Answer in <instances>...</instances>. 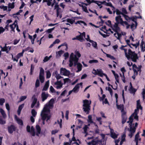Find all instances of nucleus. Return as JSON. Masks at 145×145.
<instances>
[{"mask_svg": "<svg viewBox=\"0 0 145 145\" xmlns=\"http://www.w3.org/2000/svg\"><path fill=\"white\" fill-rule=\"evenodd\" d=\"M75 54L72 53L70 56L69 66L70 67H72L74 62V66H76V63L78 61L79 58L81 57V55L78 51L76 50L75 52Z\"/></svg>", "mask_w": 145, "mask_h": 145, "instance_id": "f257e3e1", "label": "nucleus"}, {"mask_svg": "<svg viewBox=\"0 0 145 145\" xmlns=\"http://www.w3.org/2000/svg\"><path fill=\"white\" fill-rule=\"evenodd\" d=\"M83 111L86 114H88L89 113V112L91 110V106L90 105L91 103V101L85 99L83 101Z\"/></svg>", "mask_w": 145, "mask_h": 145, "instance_id": "f03ea898", "label": "nucleus"}, {"mask_svg": "<svg viewBox=\"0 0 145 145\" xmlns=\"http://www.w3.org/2000/svg\"><path fill=\"white\" fill-rule=\"evenodd\" d=\"M128 55L126 57L128 60L131 59V60L134 62H136L137 59H138V54L135 53V51H132L130 49L128 50Z\"/></svg>", "mask_w": 145, "mask_h": 145, "instance_id": "7ed1b4c3", "label": "nucleus"}, {"mask_svg": "<svg viewBox=\"0 0 145 145\" xmlns=\"http://www.w3.org/2000/svg\"><path fill=\"white\" fill-rule=\"evenodd\" d=\"M136 128L134 127H130L129 128H127V126H126L125 128V131L128 130L130 132V133L128 135V136L131 138L133 136L136 130Z\"/></svg>", "mask_w": 145, "mask_h": 145, "instance_id": "20e7f679", "label": "nucleus"}, {"mask_svg": "<svg viewBox=\"0 0 145 145\" xmlns=\"http://www.w3.org/2000/svg\"><path fill=\"white\" fill-rule=\"evenodd\" d=\"M17 128V127L13 124L9 125L7 127L8 132L9 133L12 134L13 132L15 131H16Z\"/></svg>", "mask_w": 145, "mask_h": 145, "instance_id": "39448f33", "label": "nucleus"}, {"mask_svg": "<svg viewBox=\"0 0 145 145\" xmlns=\"http://www.w3.org/2000/svg\"><path fill=\"white\" fill-rule=\"evenodd\" d=\"M63 84L60 80H57L56 82H54L53 85L57 89H60L62 87Z\"/></svg>", "mask_w": 145, "mask_h": 145, "instance_id": "423d86ee", "label": "nucleus"}, {"mask_svg": "<svg viewBox=\"0 0 145 145\" xmlns=\"http://www.w3.org/2000/svg\"><path fill=\"white\" fill-rule=\"evenodd\" d=\"M60 74L65 76H69L70 74V72L65 68H61L60 69Z\"/></svg>", "mask_w": 145, "mask_h": 145, "instance_id": "0eeeda50", "label": "nucleus"}, {"mask_svg": "<svg viewBox=\"0 0 145 145\" xmlns=\"http://www.w3.org/2000/svg\"><path fill=\"white\" fill-rule=\"evenodd\" d=\"M58 3H57L54 6V9H56V14L57 17L59 16V17L61 18L62 17L61 15H59L60 11L61 10V8H60L59 7L58 5Z\"/></svg>", "mask_w": 145, "mask_h": 145, "instance_id": "6e6552de", "label": "nucleus"}, {"mask_svg": "<svg viewBox=\"0 0 145 145\" xmlns=\"http://www.w3.org/2000/svg\"><path fill=\"white\" fill-rule=\"evenodd\" d=\"M119 23L116 22L114 25L112 27V29L115 32H117V31H120V28L118 26Z\"/></svg>", "mask_w": 145, "mask_h": 145, "instance_id": "1a4fd4ad", "label": "nucleus"}, {"mask_svg": "<svg viewBox=\"0 0 145 145\" xmlns=\"http://www.w3.org/2000/svg\"><path fill=\"white\" fill-rule=\"evenodd\" d=\"M82 82H80V83L77 84L74 88L72 89L73 92L74 93H77L79 90L80 88V85H82Z\"/></svg>", "mask_w": 145, "mask_h": 145, "instance_id": "9d476101", "label": "nucleus"}, {"mask_svg": "<svg viewBox=\"0 0 145 145\" xmlns=\"http://www.w3.org/2000/svg\"><path fill=\"white\" fill-rule=\"evenodd\" d=\"M48 96V93L46 94L44 92H42L41 95L42 101H44L47 99Z\"/></svg>", "mask_w": 145, "mask_h": 145, "instance_id": "9b49d317", "label": "nucleus"}, {"mask_svg": "<svg viewBox=\"0 0 145 145\" xmlns=\"http://www.w3.org/2000/svg\"><path fill=\"white\" fill-rule=\"evenodd\" d=\"M32 98L33 99V100L31 105V107L32 108L34 107L36 103L37 100V99L35 97V95H33Z\"/></svg>", "mask_w": 145, "mask_h": 145, "instance_id": "f8f14e48", "label": "nucleus"}, {"mask_svg": "<svg viewBox=\"0 0 145 145\" xmlns=\"http://www.w3.org/2000/svg\"><path fill=\"white\" fill-rule=\"evenodd\" d=\"M115 20L116 22L119 23V24H121V22L123 21V20L121 18V16L120 15H119L116 17Z\"/></svg>", "mask_w": 145, "mask_h": 145, "instance_id": "ddd939ff", "label": "nucleus"}, {"mask_svg": "<svg viewBox=\"0 0 145 145\" xmlns=\"http://www.w3.org/2000/svg\"><path fill=\"white\" fill-rule=\"evenodd\" d=\"M15 118L16 119V121H17L19 125L22 126L23 125V122L21 119H20L18 118L16 115H15Z\"/></svg>", "mask_w": 145, "mask_h": 145, "instance_id": "4468645a", "label": "nucleus"}, {"mask_svg": "<svg viewBox=\"0 0 145 145\" xmlns=\"http://www.w3.org/2000/svg\"><path fill=\"white\" fill-rule=\"evenodd\" d=\"M49 80H48L46 82V83L42 89V91H47L49 86Z\"/></svg>", "mask_w": 145, "mask_h": 145, "instance_id": "2eb2a0df", "label": "nucleus"}, {"mask_svg": "<svg viewBox=\"0 0 145 145\" xmlns=\"http://www.w3.org/2000/svg\"><path fill=\"white\" fill-rule=\"evenodd\" d=\"M50 110L48 107V106L47 105H45L43 110L41 111L42 112L46 113L50 111Z\"/></svg>", "mask_w": 145, "mask_h": 145, "instance_id": "dca6fc26", "label": "nucleus"}, {"mask_svg": "<svg viewBox=\"0 0 145 145\" xmlns=\"http://www.w3.org/2000/svg\"><path fill=\"white\" fill-rule=\"evenodd\" d=\"M48 114L44 112H41L40 116L41 117V119L42 120H45L47 117Z\"/></svg>", "mask_w": 145, "mask_h": 145, "instance_id": "f3484780", "label": "nucleus"}, {"mask_svg": "<svg viewBox=\"0 0 145 145\" xmlns=\"http://www.w3.org/2000/svg\"><path fill=\"white\" fill-rule=\"evenodd\" d=\"M76 65H77V69L78 70L77 72H78L81 71L82 69V65L80 63L77 62Z\"/></svg>", "mask_w": 145, "mask_h": 145, "instance_id": "a211bd4d", "label": "nucleus"}, {"mask_svg": "<svg viewBox=\"0 0 145 145\" xmlns=\"http://www.w3.org/2000/svg\"><path fill=\"white\" fill-rule=\"evenodd\" d=\"M24 104L23 103L20 105L18 108V109L17 111L18 114V115H20V114L21 111L22 109L23 108L24 106Z\"/></svg>", "mask_w": 145, "mask_h": 145, "instance_id": "6ab92c4d", "label": "nucleus"}, {"mask_svg": "<svg viewBox=\"0 0 145 145\" xmlns=\"http://www.w3.org/2000/svg\"><path fill=\"white\" fill-rule=\"evenodd\" d=\"M116 103V106L118 109L121 110H122V111L123 110V109L124 108V105L123 104L118 105V103Z\"/></svg>", "mask_w": 145, "mask_h": 145, "instance_id": "aec40b11", "label": "nucleus"}, {"mask_svg": "<svg viewBox=\"0 0 145 145\" xmlns=\"http://www.w3.org/2000/svg\"><path fill=\"white\" fill-rule=\"evenodd\" d=\"M141 140V138H140V136L135 135L134 141L136 142V145H138V141H140Z\"/></svg>", "mask_w": 145, "mask_h": 145, "instance_id": "412c9836", "label": "nucleus"}, {"mask_svg": "<svg viewBox=\"0 0 145 145\" xmlns=\"http://www.w3.org/2000/svg\"><path fill=\"white\" fill-rule=\"evenodd\" d=\"M136 69H138V67L135 64H134L133 65V70L134 71V74H135L136 75H137L138 74V71Z\"/></svg>", "mask_w": 145, "mask_h": 145, "instance_id": "4be33fe9", "label": "nucleus"}, {"mask_svg": "<svg viewBox=\"0 0 145 145\" xmlns=\"http://www.w3.org/2000/svg\"><path fill=\"white\" fill-rule=\"evenodd\" d=\"M97 75L101 77H103L105 75V74L103 73V71L102 69L99 70L97 69Z\"/></svg>", "mask_w": 145, "mask_h": 145, "instance_id": "5701e85b", "label": "nucleus"}, {"mask_svg": "<svg viewBox=\"0 0 145 145\" xmlns=\"http://www.w3.org/2000/svg\"><path fill=\"white\" fill-rule=\"evenodd\" d=\"M137 108L138 110L140 109L141 110H142V107L141 106L139 100L137 101Z\"/></svg>", "mask_w": 145, "mask_h": 145, "instance_id": "b1692460", "label": "nucleus"}, {"mask_svg": "<svg viewBox=\"0 0 145 145\" xmlns=\"http://www.w3.org/2000/svg\"><path fill=\"white\" fill-rule=\"evenodd\" d=\"M122 117V123L124 124L126 121L127 117L126 116H121Z\"/></svg>", "mask_w": 145, "mask_h": 145, "instance_id": "393cba45", "label": "nucleus"}, {"mask_svg": "<svg viewBox=\"0 0 145 145\" xmlns=\"http://www.w3.org/2000/svg\"><path fill=\"white\" fill-rule=\"evenodd\" d=\"M0 112L4 118H5L6 117V114L5 111L2 108H1L0 109Z\"/></svg>", "mask_w": 145, "mask_h": 145, "instance_id": "a878e982", "label": "nucleus"}, {"mask_svg": "<svg viewBox=\"0 0 145 145\" xmlns=\"http://www.w3.org/2000/svg\"><path fill=\"white\" fill-rule=\"evenodd\" d=\"M143 36H142V37H141L142 38H143ZM145 43H144V41H143V38H142V40L140 44V47L141 48V50L142 51V52H144L145 51V49H144V47H143V45Z\"/></svg>", "mask_w": 145, "mask_h": 145, "instance_id": "bb28decb", "label": "nucleus"}, {"mask_svg": "<svg viewBox=\"0 0 145 145\" xmlns=\"http://www.w3.org/2000/svg\"><path fill=\"white\" fill-rule=\"evenodd\" d=\"M7 44H5V46L4 47H2L1 46H0V48H1V51L3 52H5L7 51L8 49L7 47Z\"/></svg>", "mask_w": 145, "mask_h": 145, "instance_id": "cd10ccee", "label": "nucleus"}, {"mask_svg": "<svg viewBox=\"0 0 145 145\" xmlns=\"http://www.w3.org/2000/svg\"><path fill=\"white\" fill-rule=\"evenodd\" d=\"M82 24H83L84 25L86 26L87 25L86 24L85 22L81 20L78 21L76 23H75V24H79L81 25H82Z\"/></svg>", "mask_w": 145, "mask_h": 145, "instance_id": "c85d7f7f", "label": "nucleus"}, {"mask_svg": "<svg viewBox=\"0 0 145 145\" xmlns=\"http://www.w3.org/2000/svg\"><path fill=\"white\" fill-rule=\"evenodd\" d=\"M126 137V131H125L123 135L121 136V141L122 142L125 141V138Z\"/></svg>", "mask_w": 145, "mask_h": 145, "instance_id": "c756f323", "label": "nucleus"}, {"mask_svg": "<svg viewBox=\"0 0 145 145\" xmlns=\"http://www.w3.org/2000/svg\"><path fill=\"white\" fill-rule=\"evenodd\" d=\"M14 4V2H13L12 3H9L8 5V8L12 9L14 8L15 7Z\"/></svg>", "mask_w": 145, "mask_h": 145, "instance_id": "7c9ffc66", "label": "nucleus"}, {"mask_svg": "<svg viewBox=\"0 0 145 145\" xmlns=\"http://www.w3.org/2000/svg\"><path fill=\"white\" fill-rule=\"evenodd\" d=\"M40 86V82L39 79H37L35 83V87L36 88H37Z\"/></svg>", "mask_w": 145, "mask_h": 145, "instance_id": "2f4dec72", "label": "nucleus"}, {"mask_svg": "<svg viewBox=\"0 0 145 145\" xmlns=\"http://www.w3.org/2000/svg\"><path fill=\"white\" fill-rule=\"evenodd\" d=\"M39 78L41 83H42L44 82V76H39Z\"/></svg>", "mask_w": 145, "mask_h": 145, "instance_id": "473e14b6", "label": "nucleus"}, {"mask_svg": "<svg viewBox=\"0 0 145 145\" xmlns=\"http://www.w3.org/2000/svg\"><path fill=\"white\" fill-rule=\"evenodd\" d=\"M36 130L39 133H40L41 129L40 126L39 125H36Z\"/></svg>", "mask_w": 145, "mask_h": 145, "instance_id": "72a5a7b5", "label": "nucleus"}, {"mask_svg": "<svg viewBox=\"0 0 145 145\" xmlns=\"http://www.w3.org/2000/svg\"><path fill=\"white\" fill-rule=\"evenodd\" d=\"M44 70L43 68L41 67L40 69V72L39 76H44Z\"/></svg>", "mask_w": 145, "mask_h": 145, "instance_id": "f704fd0d", "label": "nucleus"}, {"mask_svg": "<svg viewBox=\"0 0 145 145\" xmlns=\"http://www.w3.org/2000/svg\"><path fill=\"white\" fill-rule=\"evenodd\" d=\"M67 22L72 24H73L74 22V20H73L72 19L67 18Z\"/></svg>", "mask_w": 145, "mask_h": 145, "instance_id": "c9c22d12", "label": "nucleus"}, {"mask_svg": "<svg viewBox=\"0 0 145 145\" xmlns=\"http://www.w3.org/2000/svg\"><path fill=\"white\" fill-rule=\"evenodd\" d=\"M31 113L32 116L34 117H35L37 114V112L35 111V110L34 109H32L31 110Z\"/></svg>", "mask_w": 145, "mask_h": 145, "instance_id": "e433bc0d", "label": "nucleus"}, {"mask_svg": "<svg viewBox=\"0 0 145 145\" xmlns=\"http://www.w3.org/2000/svg\"><path fill=\"white\" fill-rule=\"evenodd\" d=\"M130 84L131 85V87L130 89H131V92L133 93H135L137 91V89L134 88H133L132 86V84L131 82L130 83Z\"/></svg>", "mask_w": 145, "mask_h": 145, "instance_id": "4c0bfd02", "label": "nucleus"}, {"mask_svg": "<svg viewBox=\"0 0 145 145\" xmlns=\"http://www.w3.org/2000/svg\"><path fill=\"white\" fill-rule=\"evenodd\" d=\"M123 16L124 17L125 20L127 21L131 20V18L129 17L127 15L124 14Z\"/></svg>", "mask_w": 145, "mask_h": 145, "instance_id": "58836bf2", "label": "nucleus"}, {"mask_svg": "<svg viewBox=\"0 0 145 145\" xmlns=\"http://www.w3.org/2000/svg\"><path fill=\"white\" fill-rule=\"evenodd\" d=\"M116 14L117 15H120V14H121L123 16L124 14L120 11V10L118 9H116Z\"/></svg>", "mask_w": 145, "mask_h": 145, "instance_id": "ea45409f", "label": "nucleus"}, {"mask_svg": "<svg viewBox=\"0 0 145 145\" xmlns=\"http://www.w3.org/2000/svg\"><path fill=\"white\" fill-rule=\"evenodd\" d=\"M5 99L3 98H1L0 99V105L2 106L3 103L5 102Z\"/></svg>", "mask_w": 145, "mask_h": 145, "instance_id": "a19ab883", "label": "nucleus"}, {"mask_svg": "<svg viewBox=\"0 0 145 145\" xmlns=\"http://www.w3.org/2000/svg\"><path fill=\"white\" fill-rule=\"evenodd\" d=\"M46 77L47 78H50L51 76V74L50 73V72L49 71H48L46 72Z\"/></svg>", "mask_w": 145, "mask_h": 145, "instance_id": "79ce46f5", "label": "nucleus"}, {"mask_svg": "<svg viewBox=\"0 0 145 145\" xmlns=\"http://www.w3.org/2000/svg\"><path fill=\"white\" fill-rule=\"evenodd\" d=\"M98 62V61L97 60L93 59L89 61V63L90 64L92 63H96Z\"/></svg>", "mask_w": 145, "mask_h": 145, "instance_id": "37998d69", "label": "nucleus"}, {"mask_svg": "<svg viewBox=\"0 0 145 145\" xmlns=\"http://www.w3.org/2000/svg\"><path fill=\"white\" fill-rule=\"evenodd\" d=\"M77 37V40L80 41H82L83 40V37H82V36H81V35H79L76 36Z\"/></svg>", "mask_w": 145, "mask_h": 145, "instance_id": "c03bdc74", "label": "nucleus"}, {"mask_svg": "<svg viewBox=\"0 0 145 145\" xmlns=\"http://www.w3.org/2000/svg\"><path fill=\"white\" fill-rule=\"evenodd\" d=\"M119 31H117V32H116V33L118 35V37H117V36H116V37L117 38V39L120 40V38L121 37L122 34L121 33H119Z\"/></svg>", "mask_w": 145, "mask_h": 145, "instance_id": "a18cd8bd", "label": "nucleus"}, {"mask_svg": "<svg viewBox=\"0 0 145 145\" xmlns=\"http://www.w3.org/2000/svg\"><path fill=\"white\" fill-rule=\"evenodd\" d=\"M106 55L107 57L110 58L111 59H115V58L113 56H112L111 55L107 54H106Z\"/></svg>", "mask_w": 145, "mask_h": 145, "instance_id": "49530a36", "label": "nucleus"}, {"mask_svg": "<svg viewBox=\"0 0 145 145\" xmlns=\"http://www.w3.org/2000/svg\"><path fill=\"white\" fill-rule=\"evenodd\" d=\"M88 127L87 125H85L84 127L83 128L84 130V133L87 134V130L88 129Z\"/></svg>", "mask_w": 145, "mask_h": 145, "instance_id": "de8ad7c7", "label": "nucleus"}, {"mask_svg": "<svg viewBox=\"0 0 145 145\" xmlns=\"http://www.w3.org/2000/svg\"><path fill=\"white\" fill-rule=\"evenodd\" d=\"M111 137L113 138H117L118 135L115 133H111Z\"/></svg>", "mask_w": 145, "mask_h": 145, "instance_id": "09e8293b", "label": "nucleus"}, {"mask_svg": "<svg viewBox=\"0 0 145 145\" xmlns=\"http://www.w3.org/2000/svg\"><path fill=\"white\" fill-rule=\"evenodd\" d=\"M27 97L26 96H22L20 98V102L23 101L26 99Z\"/></svg>", "mask_w": 145, "mask_h": 145, "instance_id": "8fccbe9b", "label": "nucleus"}, {"mask_svg": "<svg viewBox=\"0 0 145 145\" xmlns=\"http://www.w3.org/2000/svg\"><path fill=\"white\" fill-rule=\"evenodd\" d=\"M88 122L90 123H93V121L92 120V116L91 115H89L88 116Z\"/></svg>", "mask_w": 145, "mask_h": 145, "instance_id": "3c124183", "label": "nucleus"}, {"mask_svg": "<svg viewBox=\"0 0 145 145\" xmlns=\"http://www.w3.org/2000/svg\"><path fill=\"white\" fill-rule=\"evenodd\" d=\"M131 44L133 46H135V48H137V47L139 45V41H138L137 43L136 44H133L131 43Z\"/></svg>", "mask_w": 145, "mask_h": 145, "instance_id": "603ef678", "label": "nucleus"}, {"mask_svg": "<svg viewBox=\"0 0 145 145\" xmlns=\"http://www.w3.org/2000/svg\"><path fill=\"white\" fill-rule=\"evenodd\" d=\"M55 28V27H53L52 28L46 30V32H47L48 33H51L52 31H53Z\"/></svg>", "mask_w": 145, "mask_h": 145, "instance_id": "864d4df0", "label": "nucleus"}, {"mask_svg": "<svg viewBox=\"0 0 145 145\" xmlns=\"http://www.w3.org/2000/svg\"><path fill=\"white\" fill-rule=\"evenodd\" d=\"M105 5L107 6H108L112 7L113 8L115 9V8L112 5V4L110 3H106V4H105Z\"/></svg>", "mask_w": 145, "mask_h": 145, "instance_id": "5fc2aeb1", "label": "nucleus"}, {"mask_svg": "<svg viewBox=\"0 0 145 145\" xmlns=\"http://www.w3.org/2000/svg\"><path fill=\"white\" fill-rule=\"evenodd\" d=\"M0 8L1 9H3L4 11L7 10V7L6 6L4 5L0 6Z\"/></svg>", "mask_w": 145, "mask_h": 145, "instance_id": "6e6d98bb", "label": "nucleus"}, {"mask_svg": "<svg viewBox=\"0 0 145 145\" xmlns=\"http://www.w3.org/2000/svg\"><path fill=\"white\" fill-rule=\"evenodd\" d=\"M108 90L109 91L110 95L112 96L113 95V91L112 89L110 87H108Z\"/></svg>", "mask_w": 145, "mask_h": 145, "instance_id": "4d7b16f0", "label": "nucleus"}, {"mask_svg": "<svg viewBox=\"0 0 145 145\" xmlns=\"http://www.w3.org/2000/svg\"><path fill=\"white\" fill-rule=\"evenodd\" d=\"M6 123V121L3 120L2 118H0V124L4 125Z\"/></svg>", "mask_w": 145, "mask_h": 145, "instance_id": "13d9d810", "label": "nucleus"}, {"mask_svg": "<svg viewBox=\"0 0 145 145\" xmlns=\"http://www.w3.org/2000/svg\"><path fill=\"white\" fill-rule=\"evenodd\" d=\"M6 107L8 112L10 110V107L9 104L8 103H6L5 104Z\"/></svg>", "mask_w": 145, "mask_h": 145, "instance_id": "bf43d9fd", "label": "nucleus"}, {"mask_svg": "<svg viewBox=\"0 0 145 145\" xmlns=\"http://www.w3.org/2000/svg\"><path fill=\"white\" fill-rule=\"evenodd\" d=\"M120 76L121 77H122V80L124 83H125V77L124 76V75L123 74V75H122L121 74H120Z\"/></svg>", "mask_w": 145, "mask_h": 145, "instance_id": "052dcab7", "label": "nucleus"}, {"mask_svg": "<svg viewBox=\"0 0 145 145\" xmlns=\"http://www.w3.org/2000/svg\"><path fill=\"white\" fill-rule=\"evenodd\" d=\"M5 31V29L2 27H0V35L1 33H3Z\"/></svg>", "mask_w": 145, "mask_h": 145, "instance_id": "680f3d73", "label": "nucleus"}, {"mask_svg": "<svg viewBox=\"0 0 145 145\" xmlns=\"http://www.w3.org/2000/svg\"><path fill=\"white\" fill-rule=\"evenodd\" d=\"M50 90L52 93L56 92L55 89L52 86H51L50 87Z\"/></svg>", "mask_w": 145, "mask_h": 145, "instance_id": "e2e57ef3", "label": "nucleus"}, {"mask_svg": "<svg viewBox=\"0 0 145 145\" xmlns=\"http://www.w3.org/2000/svg\"><path fill=\"white\" fill-rule=\"evenodd\" d=\"M55 77L57 80L60 78H63V77L61 76L59 74H57V76H55Z\"/></svg>", "mask_w": 145, "mask_h": 145, "instance_id": "0e129e2a", "label": "nucleus"}, {"mask_svg": "<svg viewBox=\"0 0 145 145\" xmlns=\"http://www.w3.org/2000/svg\"><path fill=\"white\" fill-rule=\"evenodd\" d=\"M105 23L106 25L109 26H110L111 25V22L110 20H108L107 22H105Z\"/></svg>", "mask_w": 145, "mask_h": 145, "instance_id": "69168bd1", "label": "nucleus"}, {"mask_svg": "<svg viewBox=\"0 0 145 145\" xmlns=\"http://www.w3.org/2000/svg\"><path fill=\"white\" fill-rule=\"evenodd\" d=\"M82 10H83L85 12H86L88 13L89 12H88V10H87V7H86L85 6H84V7L83 8H82Z\"/></svg>", "mask_w": 145, "mask_h": 145, "instance_id": "338daca9", "label": "nucleus"}, {"mask_svg": "<svg viewBox=\"0 0 145 145\" xmlns=\"http://www.w3.org/2000/svg\"><path fill=\"white\" fill-rule=\"evenodd\" d=\"M122 13H123L124 14H127V12L125 8H123L122 9Z\"/></svg>", "mask_w": 145, "mask_h": 145, "instance_id": "774afa93", "label": "nucleus"}]
</instances>
